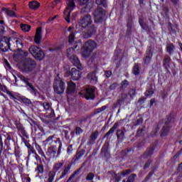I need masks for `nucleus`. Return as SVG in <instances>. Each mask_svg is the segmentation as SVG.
Segmentation results:
<instances>
[{
    "mask_svg": "<svg viewBox=\"0 0 182 182\" xmlns=\"http://www.w3.org/2000/svg\"><path fill=\"white\" fill-rule=\"evenodd\" d=\"M4 11L7 14L8 16H11V18H15V16H16V14L12 10L4 9Z\"/></svg>",
    "mask_w": 182,
    "mask_h": 182,
    "instance_id": "6ab92c4d",
    "label": "nucleus"
},
{
    "mask_svg": "<svg viewBox=\"0 0 182 182\" xmlns=\"http://www.w3.org/2000/svg\"><path fill=\"white\" fill-rule=\"evenodd\" d=\"M168 132H170V129L168 127H164L162 129V133L161 134V137H164V136H167L168 134Z\"/></svg>",
    "mask_w": 182,
    "mask_h": 182,
    "instance_id": "412c9836",
    "label": "nucleus"
},
{
    "mask_svg": "<svg viewBox=\"0 0 182 182\" xmlns=\"http://www.w3.org/2000/svg\"><path fill=\"white\" fill-rule=\"evenodd\" d=\"M75 89H76V85H75L73 82L70 81L68 83V87L67 88L68 95L73 93V92H75Z\"/></svg>",
    "mask_w": 182,
    "mask_h": 182,
    "instance_id": "a211bd4d",
    "label": "nucleus"
},
{
    "mask_svg": "<svg viewBox=\"0 0 182 182\" xmlns=\"http://www.w3.org/2000/svg\"><path fill=\"white\" fill-rule=\"evenodd\" d=\"M65 2L68 7L65 9L63 14L65 21H67V22L69 23V22H70L69 16H70V12H72V9H70V8H75V0H65Z\"/></svg>",
    "mask_w": 182,
    "mask_h": 182,
    "instance_id": "39448f33",
    "label": "nucleus"
},
{
    "mask_svg": "<svg viewBox=\"0 0 182 182\" xmlns=\"http://www.w3.org/2000/svg\"><path fill=\"white\" fill-rule=\"evenodd\" d=\"M42 41V28L39 27L36 31V36L34 37L35 43L39 44Z\"/></svg>",
    "mask_w": 182,
    "mask_h": 182,
    "instance_id": "f8f14e48",
    "label": "nucleus"
},
{
    "mask_svg": "<svg viewBox=\"0 0 182 182\" xmlns=\"http://www.w3.org/2000/svg\"><path fill=\"white\" fill-rule=\"evenodd\" d=\"M87 78L89 80H90L91 83L95 85V83H97V77H96V74L95 73H91L88 74Z\"/></svg>",
    "mask_w": 182,
    "mask_h": 182,
    "instance_id": "f3484780",
    "label": "nucleus"
},
{
    "mask_svg": "<svg viewBox=\"0 0 182 182\" xmlns=\"http://www.w3.org/2000/svg\"><path fill=\"white\" fill-rule=\"evenodd\" d=\"M28 6L30 9H33L34 11H36V9H38L41 6V4L36 1H30L28 4Z\"/></svg>",
    "mask_w": 182,
    "mask_h": 182,
    "instance_id": "dca6fc26",
    "label": "nucleus"
},
{
    "mask_svg": "<svg viewBox=\"0 0 182 182\" xmlns=\"http://www.w3.org/2000/svg\"><path fill=\"white\" fill-rule=\"evenodd\" d=\"M54 136H50L45 141L44 143L46 144H52L53 143V139H54Z\"/></svg>",
    "mask_w": 182,
    "mask_h": 182,
    "instance_id": "4be33fe9",
    "label": "nucleus"
},
{
    "mask_svg": "<svg viewBox=\"0 0 182 182\" xmlns=\"http://www.w3.org/2000/svg\"><path fill=\"white\" fill-rule=\"evenodd\" d=\"M80 5L83 6L86 5V8H87V2H89V0H79Z\"/></svg>",
    "mask_w": 182,
    "mask_h": 182,
    "instance_id": "7c9ffc66",
    "label": "nucleus"
},
{
    "mask_svg": "<svg viewBox=\"0 0 182 182\" xmlns=\"http://www.w3.org/2000/svg\"><path fill=\"white\" fill-rule=\"evenodd\" d=\"M24 56H28V53H25Z\"/></svg>",
    "mask_w": 182,
    "mask_h": 182,
    "instance_id": "6e6d98bb",
    "label": "nucleus"
},
{
    "mask_svg": "<svg viewBox=\"0 0 182 182\" xmlns=\"http://www.w3.org/2000/svg\"><path fill=\"white\" fill-rule=\"evenodd\" d=\"M11 43H14V46H16L18 49H22L23 44L22 43L21 39L11 38Z\"/></svg>",
    "mask_w": 182,
    "mask_h": 182,
    "instance_id": "2eb2a0df",
    "label": "nucleus"
},
{
    "mask_svg": "<svg viewBox=\"0 0 182 182\" xmlns=\"http://www.w3.org/2000/svg\"><path fill=\"white\" fill-rule=\"evenodd\" d=\"M154 92L152 90H148L146 92V96H151L153 95Z\"/></svg>",
    "mask_w": 182,
    "mask_h": 182,
    "instance_id": "58836bf2",
    "label": "nucleus"
},
{
    "mask_svg": "<svg viewBox=\"0 0 182 182\" xmlns=\"http://www.w3.org/2000/svg\"><path fill=\"white\" fill-rule=\"evenodd\" d=\"M53 5H57V4H59V0H53Z\"/></svg>",
    "mask_w": 182,
    "mask_h": 182,
    "instance_id": "a18cd8bd",
    "label": "nucleus"
},
{
    "mask_svg": "<svg viewBox=\"0 0 182 182\" xmlns=\"http://www.w3.org/2000/svg\"><path fill=\"white\" fill-rule=\"evenodd\" d=\"M150 60H151V54H149V55L146 56L145 58L146 63H149V62H150Z\"/></svg>",
    "mask_w": 182,
    "mask_h": 182,
    "instance_id": "f704fd0d",
    "label": "nucleus"
},
{
    "mask_svg": "<svg viewBox=\"0 0 182 182\" xmlns=\"http://www.w3.org/2000/svg\"><path fill=\"white\" fill-rule=\"evenodd\" d=\"M97 48V44L93 41H88L85 43L84 47L82 48L81 55L82 58H89L92 55L93 50Z\"/></svg>",
    "mask_w": 182,
    "mask_h": 182,
    "instance_id": "f03ea898",
    "label": "nucleus"
},
{
    "mask_svg": "<svg viewBox=\"0 0 182 182\" xmlns=\"http://www.w3.org/2000/svg\"><path fill=\"white\" fill-rule=\"evenodd\" d=\"M139 23H140V25H141V21H139Z\"/></svg>",
    "mask_w": 182,
    "mask_h": 182,
    "instance_id": "13d9d810",
    "label": "nucleus"
},
{
    "mask_svg": "<svg viewBox=\"0 0 182 182\" xmlns=\"http://www.w3.org/2000/svg\"><path fill=\"white\" fill-rule=\"evenodd\" d=\"M21 28L23 32H29V31H31V26L27 24H21Z\"/></svg>",
    "mask_w": 182,
    "mask_h": 182,
    "instance_id": "aec40b11",
    "label": "nucleus"
},
{
    "mask_svg": "<svg viewBox=\"0 0 182 182\" xmlns=\"http://www.w3.org/2000/svg\"><path fill=\"white\" fill-rule=\"evenodd\" d=\"M67 53H68V56L73 55L75 53V49L69 48L68 50H67Z\"/></svg>",
    "mask_w": 182,
    "mask_h": 182,
    "instance_id": "2f4dec72",
    "label": "nucleus"
},
{
    "mask_svg": "<svg viewBox=\"0 0 182 182\" xmlns=\"http://www.w3.org/2000/svg\"><path fill=\"white\" fill-rule=\"evenodd\" d=\"M117 136L118 139H123V136H124V132H123V131L122 130H118L117 132Z\"/></svg>",
    "mask_w": 182,
    "mask_h": 182,
    "instance_id": "bb28decb",
    "label": "nucleus"
},
{
    "mask_svg": "<svg viewBox=\"0 0 182 182\" xmlns=\"http://www.w3.org/2000/svg\"><path fill=\"white\" fill-rule=\"evenodd\" d=\"M166 49H167V52H168V53H171V52H173V50H174V46L173 44H168Z\"/></svg>",
    "mask_w": 182,
    "mask_h": 182,
    "instance_id": "393cba45",
    "label": "nucleus"
},
{
    "mask_svg": "<svg viewBox=\"0 0 182 182\" xmlns=\"http://www.w3.org/2000/svg\"><path fill=\"white\" fill-rule=\"evenodd\" d=\"M70 59L72 63L75 65V66H77V68L80 70H82V65H80V61L79 60V58H77V57H76L75 55H71L70 56Z\"/></svg>",
    "mask_w": 182,
    "mask_h": 182,
    "instance_id": "4468645a",
    "label": "nucleus"
},
{
    "mask_svg": "<svg viewBox=\"0 0 182 182\" xmlns=\"http://www.w3.org/2000/svg\"><path fill=\"white\" fill-rule=\"evenodd\" d=\"M63 166V164L62 163H58V164H56L55 165V168L57 169V170H59V168H60V167H62Z\"/></svg>",
    "mask_w": 182,
    "mask_h": 182,
    "instance_id": "c9c22d12",
    "label": "nucleus"
},
{
    "mask_svg": "<svg viewBox=\"0 0 182 182\" xmlns=\"http://www.w3.org/2000/svg\"><path fill=\"white\" fill-rule=\"evenodd\" d=\"M75 133L76 134H80V133H82V129H80V127H77L75 129Z\"/></svg>",
    "mask_w": 182,
    "mask_h": 182,
    "instance_id": "4c0bfd02",
    "label": "nucleus"
},
{
    "mask_svg": "<svg viewBox=\"0 0 182 182\" xmlns=\"http://www.w3.org/2000/svg\"><path fill=\"white\" fill-rule=\"evenodd\" d=\"M173 4H177L178 2V0H171Z\"/></svg>",
    "mask_w": 182,
    "mask_h": 182,
    "instance_id": "3c124183",
    "label": "nucleus"
},
{
    "mask_svg": "<svg viewBox=\"0 0 182 182\" xmlns=\"http://www.w3.org/2000/svg\"><path fill=\"white\" fill-rule=\"evenodd\" d=\"M70 75L73 80H78L82 77V73L80 70H77L75 68H73L70 71Z\"/></svg>",
    "mask_w": 182,
    "mask_h": 182,
    "instance_id": "9d476101",
    "label": "nucleus"
},
{
    "mask_svg": "<svg viewBox=\"0 0 182 182\" xmlns=\"http://www.w3.org/2000/svg\"><path fill=\"white\" fill-rule=\"evenodd\" d=\"M129 95H134V90H132L129 92Z\"/></svg>",
    "mask_w": 182,
    "mask_h": 182,
    "instance_id": "de8ad7c7",
    "label": "nucleus"
},
{
    "mask_svg": "<svg viewBox=\"0 0 182 182\" xmlns=\"http://www.w3.org/2000/svg\"><path fill=\"white\" fill-rule=\"evenodd\" d=\"M116 127H117V124H115L114 125V127H112L107 134L106 136H109V134H112V133H114V130L116 129Z\"/></svg>",
    "mask_w": 182,
    "mask_h": 182,
    "instance_id": "a878e982",
    "label": "nucleus"
},
{
    "mask_svg": "<svg viewBox=\"0 0 182 182\" xmlns=\"http://www.w3.org/2000/svg\"><path fill=\"white\" fill-rule=\"evenodd\" d=\"M29 52L37 60H42V59H43V57L45 56L43 51H42V50H41V48H39L36 46H31L29 48Z\"/></svg>",
    "mask_w": 182,
    "mask_h": 182,
    "instance_id": "20e7f679",
    "label": "nucleus"
},
{
    "mask_svg": "<svg viewBox=\"0 0 182 182\" xmlns=\"http://www.w3.org/2000/svg\"><path fill=\"white\" fill-rule=\"evenodd\" d=\"M71 31H72V27L68 28V32H71Z\"/></svg>",
    "mask_w": 182,
    "mask_h": 182,
    "instance_id": "603ef678",
    "label": "nucleus"
},
{
    "mask_svg": "<svg viewBox=\"0 0 182 182\" xmlns=\"http://www.w3.org/2000/svg\"><path fill=\"white\" fill-rule=\"evenodd\" d=\"M17 77L18 79H20V80H21V82H23V83H25V85L28 86L29 90H30V92H31V93H35V88L33 87V85H32L31 83H29L28 78H26V77H23V75H21L19 74H17Z\"/></svg>",
    "mask_w": 182,
    "mask_h": 182,
    "instance_id": "6e6552de",
    "label": "nucleus"
},
{
    "mask_svg": "<svg viewBox=\"0 0 182 182\" xmlns=\"http://www.w3.org/2000/svg\"><path fill=\"white\" fill-rule=\"evenodd\" d=\"M79 23L82 28H86V26H89V25L92 23V17L90 15H87L79 22Z\"/></svg>",
    "mask_w": 182,
    "mask_h": 182,
    "instance_id": "1a4fd4ad",
    "label": "nucleus"
},
{
    "mask_svg": "<svg viewBox=\"0 0 182 182\" xmlns=\"http://www.w3.org/2000/svg\"><path fill=\"white\" fill-rule=\"evenodd\" d=\"M18 68L23 72H31L36 68V62L31 58H26L18 64Z\"/></svg>",
    "mask_w": 182,
    "mask_h": 182,
    "instance_id": "f257e3e1",
    "label": "nucleus"
},
{
    "mask_svg": "<svg viewBox=\"0 0 182 182\" xmlns=\"http://www.w3.org/2000/svg\"><path fill=\"white\" fill-rule=\"evenodd\" d=\"M133 73L134 75H139L140 73V69L139 68V65H135L133 68Z\"/></svg>",
    "mask_w": 182,
    "mask_h": 182,
    "instance_id": "b1692460",
    "label": "nucleus"
},
{
    "mask_svg": "<svg viewBox=\"0 0 182 182\" xmlns=\"http://www.w3.org/2000/svg\"><path fill=\"white\" fill-rule=\"evenodd\" d=\"M43 106L46 110H49V107H50V105H49L48 102H44Z\"/></svg>",
    "mask_w": 182,
    "mask_h": 182,
    "instance_id": "473e14b6",
    "label": "nucleus"
},
{
    "mask_svg": "<svg viewBox=\"0 0 182 182\" xmlns=\"http://www.w3.org/2000/svg\"><path fill=\"white\" fill-rule=\"evenodd\" d=\"M7 93H9V95H11V92H7Z\"/></svg>",
    "mask_w": 182,
    "mask_h": 182,
    "instance_id": "bf43d9fd",
    "label": "nucleus"
},
{
    "mask_svg": "<svg viewBox=\"0 0 182 182\" xmlns=\"http://www.w3.org/2000/svg\"><path fill=\"white\" fill-rule=\"evenodd\" d=\"M122 85L124 86V85H127V81H123Z\"/></svg>",
    "mask_w": 182,
    "mask_h": 182,
    "instance_id": "09e8293b",
    "label": "nucleus"
},
{
    "mask_svg": "<svg viewBox=\"0 0 182 182\" xmlns=\"http://www.w3.org/2000/svg\"><path fill=\"white\" fill-rule=\"evenodd\" d=\"M4 68L6 69V70H9V72H11L15 79V82H18V79L16 78V75H15L16 72L12 70V67H11V64H9V62H8V60H4Z\"/></svg>",
    "mask_w": 182,
    "mask_h": 182,
    "instance_id": "ddd939ff",
    "label": "nucleus"
},
{
    "mask_svg": "<svg viewBox=\"0 0 182 182\" xmlns=\"http://www.w3.org/2000/svg\"><path fill=\"white\" fill-rule=\"evenodd\" d=\"M165 60L166 62H168V60H170V58H166Z\"/></svg>",
    "mask_w": 182,
    "mask_h": 182,
    "instance_id": "864d4df0",
    "label": "nucleus"
},
{
    "mask_svg": "<svg viewBox=\"0 0 182 182\" xmlns=\"http://www.w3.org/2000/svg\"><path fill=\"white\" fill-rule=\"evenodd\" d=\"M36 170L38 173H43V166H38Z\"/></svg>",
    "mask_w": 182,
    "mask_h": 182,
    "instance_id": "72a5a7b5",
    "label": "nucleus"
},
{
    "mask_svg": "<svg viewBox=\"0 0 182 182\" xmlns=\"http://www.w3.org/2000/svg\"><path fill=\"white\" fill-rule=\"evenodd\" d=\"M11 44L12 41H11V38L3 37L0 41V48L1 49V50L5 52L6 50H8L9 48H11Z\"/></svg>",
    "mask_w": 182,
    "mask_h": 182,
    "instance_id": "423d86ee",
    "label": "nucleus"
},
{
    "mask_svg": "<svg viewBox=\"0 0 182 182\" xmlns=\"http://www.w3.org/2000/svg\"><path fill=\"white\" fill-rule=\"evenodd\" d=\"M0 90H1L2 92H5L6 90V87L2 85V84L0 83Z\"/></svg>",
    "mask_w": 182,
    "mask_h": 182,
    "instance_id": "ea45409f",
    "label": "nucleus"
},
{
    "mask_svg": "<svg viewBox=\"0 0 182 182\" xmlns=\"http://www.w3.org/2000/svg\"><path fill=\"white\" fill-rule=\"evenodd\" d=\"M103 16H105V11L102 8H98L94 12L95 21L97 23L100 22L103 19Z\"/></svg>",
    "mask_w": 182,
    "mask_h": 182,
    "instance_id": "0eeeda50",
    "label": "nucleus"
},
{
    "mask_svg": "<svg viewBox=\"0 0 182 182\" xmlns=\"http://www.w3.org/2000/svg\"><path fill=\"white\" fill-rule=\"evenodd\" d=\"M154 102H155L154 99L151 100L150 106H151L152 105H154Z\"/></svg>",
    "mask_w": 182,
    "mask_h": 182,
    "instance_id": "49530a36",
    "label": "nucleus"
},
{
    "mask_svg": "<svg viewBox=\"0 0 182 182\" xmlns=\"http://www.w3.org/2000/svg\"><path fill=\"white\" fill-rule=\"evenodd\" d=\"M136 178V175L135 174H132L131 175L128 180L127 181V182H134V179Z\"/></svg>",
    "mask_w": 182,
    "mask_h": 182,
    "instance_id": "c756f323",
    "label": "nucleus"
},
{
    "mask_svg": "<svg viewBox=\"0 0 182 182\" xmlns=\"http://www.w3.org/2000/svg\"><path fill=\"white\" fill-rule=\"evenodd\" d=\"M140 4H143V0H139Z\"/></svg>",
    "mask_w": 182,
    "mask_h": 182,
    "instance_id": "5fc2aeb1",
    "label": "nucleus"
},
{
    "mask_svg": "<svg viewBox=\"0 0 182 182\" xmlns=\"http://www.w3.org/2000/svg\"><path fill=\"white\" fill-rule=\"evenodd\" d=\"M129 173H130V171L127 170L122 173V176H126V174H129Z\"/></svg>",
    "mask_w": 182,
    "mask_h": 182,
    "instance_id": "37998d69",
    "label": "nucleus"
},
{
    "mask_svg": "<svg viewBox=\"0 0 182 182\" xmlns=\"http://www.w3.org/2000/svg\"><path fill=\"white\" fill-rule=\"evenodd\" d=\"M64 69L66 72H69V70H70V68L69 67V65H66L64 67Z\"/></svg>",
    "mask_w": 182,
    "mask_h": 182,
    "instance_id": "79ce46f5",
    "label": "nucleus"
},
{
    "mask_svg": "<svg viewBox=\"0 0 182 182\" xmlns=\"http://www.w3.org/2000/svg\"><path fill=\"white\" fill-rule=\"evenodd\" d=\"M54 92L60 95L65 92V82L60 80V77L58 75L54 81L53 84Z\"/></svg>",
    "mask_w": 182,
    "mask_h": 182,
    "instance_id": "7ed1b4c3",
    "label": "nucleus"
},
{
    "mask_svg": "<svg viewBox=\"0 0 182 182\" xmlns=\"http://www.w3.org/2000/svg\"><path fill=\"white\" fill-rule=\"evenodd\" d=\"M95 87H89L85 90V96L87 99H95Z\"/></svg>",
    "mask_w": 182,
    "mask_h": 182,
    "instance_id": "9b49d317",
    "label": "nucleus"
},
{
    "mask_svg": "<svg viewBox=\"0 0 182 182\" xmlns=\"http://www.w3.org/2000/svg\"><path fill=\"white\" fill-rule=\"evenodd\" d=\"M93 177H95L93 173H89L87 176V180H93Z\"/></svg>",
    "mask_w": 182,
    "mask_h": 182,
    "instance_id": "e433bc0d",
    "label": "nucleus"
},
{
    "mask_svg": "<svg viewBox=\"0 0 182 182\" xmlns=\"http://www.w3.org/2000/svg\"><path fill=\"white\" fill-rule=\"evenodd\" d=\"M96 4L97 5H102V6H106V0H96Z\"/></svg>",
    "mask_w": 182,
    "mask_h": 182,
    "instance_id": "cd10ccee",
    "label": "nucleus"
},
{
    "mask_svg": "<svg viewBox=\"0 0 182 182\" xmlns=\"http://www.w3.org/2000/svg\"><path fill=\"white\" fill-rule=\"evenodd\" d=\"M97 136H99V132L96 131L91 135V139L96 140V139H97Z\"/></svg>",
    "mask_w": 182,
    "mask_h": 182,
    "instance_id": "c85d7f7f",
    "label": "nucleus"
},
{
    "mask_svg": "<svg viewBox=\"0 0 182 182\" xmlns=\"http://www.w3.org/2000/svg\"><path fill=\"white\" fill-rule=\"evenodd\" d=\"M0 23L2 25V23H4V21H0Z\"/></svg>",
    "mask_w": 182,
    "mask_h": 182,
    "instance_id": "4d7b16f0",
    "label": "nucleus"
},
{
    "mask_svg": "<svg viewBox=\"0 0 182 182\" xmlns=\"http://www.w3.org/2000/svg\"><path fill=\"white\" fill-rule=\"evenodd\" d=\"M105 76L107 77H110V76H112V71H107V72H105Z\"/></svg>",
    "mask_w": 182,
    "mask_h": 182,
    "instance_id": "a19ab883",
    "label": "nucleus"
},
{
    "mask_svg": "<svg viewBox=\"0 0 182 182\" xmlns=\"http://www.w3.org/2000/svg\"><path fill=\"white\" fill-rule=\"evenodd\" d=\"M74 41H75V34L70 32L68 37V42L69 43H73Z\"/></svg>",
    "mask_w": 182,
    "mask_h": 182,
    "instance_id": "5701e85b",
    "label": "nucleus"
},
{
    "mask_svg": "<svg viewBox=\"0 0 182 182\" xmlns=\"http://www.w3.org/2000/svg\"><path fill=\"white\" fill-rule=\"evenodd\" d=\"M56 18H58V16H55L54 17L50 18L48 21H49V22H50V21H54L55 19H56Z\"/></svg>",
    "mask_w": 182,
    "mask_h": 182,
    "instance_id": "c03bdc74",
    "label": "nucleus"
},
{
    "mask_svg": "<svg viewBox=\"0 0 182 182\" xmlns=\"http://www.w3.org/2000/svg\"><path fill=\"white\" fill-rule=\"evenodd\" d=\"M68 171H69V168H66L65 169V173H64V175L66 174V173H68Z\"/></svg>",
    "mask_w": 182,
    "mask_h": 182,
    "instance_id": "8fccbe9b",
    "label": "nucleus"
}]
</instances>
